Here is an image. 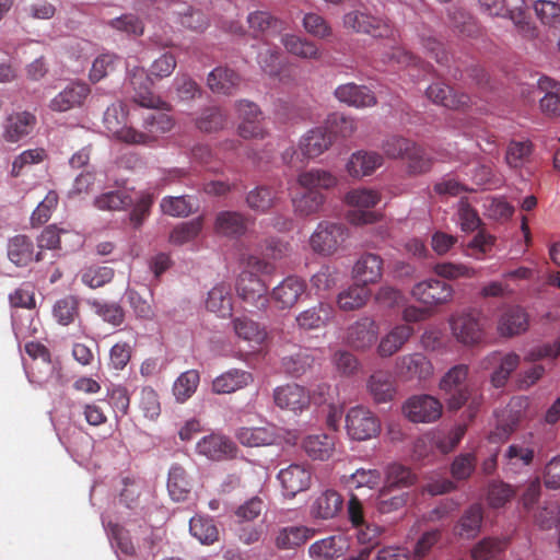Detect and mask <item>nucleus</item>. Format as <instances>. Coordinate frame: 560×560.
Here are the masks:
<instances>
[{
  "instance_id": "nucleus-33",
  "label": "nucleus",
  "mask_w": 560,
  "mask_h": 560,
  "mask_svg": "<svg viewBox=\"0 0 560 560\" xmlns=\"http://www.w3.org/2000/svg\"><path fill=\"white\" fill-rule=\"evenodd\" d=\"M166 486L170 497L176 502L187 500L192 487L189 475L179 464L171 466Z\"/></svg>"
},
{
  "instance_id": "nucleus-43",
  "label": "nucleus",
  "mask_w": 560,
  "mask_h": 560,
  "mask_svg": "<svg viewBox=\"0 0 560 560\" xmlns=\"http://www.w3.org/2000/svg\"><path fill=\"white\" fill-rule=\"evenodd\" d=\"M281 43L285 50L295 57L311 60H318L322 57L318 47L313 42L294 34H283Z\"/></svg>"
},
{
  "instance_id": "nucleus-22",
  "label": "nucleus",
  "mask_w": 560,
  "mask_h": 560,
  "mask_svg": "<svg viewBox=\"0 0 560 560\" xmlns=\"http://www.w3.org/2000/svg\"><path fill=\"white\" fill-rule=\"evenodd\" d=\"M415 329L407 324L394 326L384 335L377 345L376 352L381 358H389L402 349L413 336Z\"/></svg>"
},
{
  "instance_id": "nucleus-55",
  "label": "nucleus",
  "mask_w": 560,
  "mask_h": 560,
  "mask_svg": "<svg viewBox=\"0 0 560 560\" xmlns=\"http://www.w3.org/2000/svg\"><path fill=\"white\" fill-rule=\"evenodd\" d=\"M200 375L197 370L183 372L173 384V394L177 401L184 402L197 390Z\"/></svg>"
},
{
  "instance_id": "nucleus-57",
  "label": "nucleus",
  "mask_w": 560,
  "mask_h": 560,
  "mask_svg": "<svg viewBox=\"0 0 560 560\" xmlns=\"http://www.w3.org/2000/svg\"><path fill=\"white\" fill-rule=\"evenodd\" d=\"M189 532L203 545H211L219 538V532L213 521L202 516L190 518Z\"/></svg>"
},
{
  "instance_id": "nucleus-17",
  "label": "nucleus",
  "mask_w": 560,
  "mask_h": 560,
  "mask_svg": "<svg viewBox=\"0 0 560 560\" xmlns=\"http://www.w3.org/2000/svg\"><path fill=\"white\" fill-rule=\"evenodd\" d=\"M350 544L345 535H331L316 540L308 548V556L313 560H336L346 555Z\"/></svg>"
},
{
  "instance_id": "nucleus-18",
  "label": "nucleus",
  "mask_w": 560,
  "mask_h": 560,
  "mask_svg": "<svg viewBox=\"0 0 560 560\" xmlns=\"http://www.w3.org/2000/svg\"><path fill=\"white\" fill-rule=\"evenodd\" d=\"M306 291V282L298 276H288L271 291V299L280 308H291Z\"/></svg>"
},
{
  "instance_id": "nucleus-3",
  "label": "nucleus",
  "mask_w": 560,
  "mask_h": 560,
  "mask_svg": "<svg viewBox=\"0 0 560 560\" xmlns=\"http://www.w3.org/2000/svg\"><path fill=\"white\" fill-rule=\"evenodd\" d=\"M348 435L357 441L375 438L381 431L380 419L366 407L355 406L346 415Z\"/></svg>"
},
{
  "instance_id": "nucleus-16",
  "label": "nucleus",
  "mask_w": 560,
  "mask_h": 560,
  "mask_svg": "<svg viewBox=\"0 0 560 560\" xmlns=\"http://www.w3.org/2000/svg\"><path fill=\"white\" fill-rule=\"evenodd\" d=\"M125 114L117 107H108L104 113V125L107 131L118 141L133 144L137 141H143L140 131L124 122Z\"/></svg>"
},
{
  "instance_id": "nucleus-58",
  "label": "nucleus",
  "mask_w": 560,
  "mask_h": 560,
  "mask_svg": "<svg viewBox=\"0 0 560 560\" xmlns=\"http://www.w3.org/2000/svg\"><path fill=\"white\" fill-rule=\"evenodd\" d=\"M508 541L487 537L480 540L471 550L474 560H495L506 548Z\"/></svg>"
},
{
  "instance_id": "nucleus-41",
  "label": "nucleus",
  "mask_w": 560,
  "mask_h": 560,
  "mask_svg": "<svg viewBox=\"0 0 560 560\" xmlns=\"http://www.w3.org/2000/svg\"><path fill=\"white\" fill-rule=\"evenodd\" d=\"M528 317L520 306H512L505 310L499 320L498 329L502 336L518 335L527 329Z\"/></svg>"
},
{
  "instance_id": "nucleus-14",
  "label": "nucleus",
  "mask_w": 560,
  "mask_h": 560,
  "mask_svg": "<svg viewBox=\"0 0 560 560\" xmlns=\"http://www.w3.org/2000/svg\"><path fill=\"white\" fill-rule=\"evenodd\" d=\"M273 400L281 409L302 412L311 404V393L299 384H287L275 389Z\"/></svg>"
},
{
  "instance_id": "nucleus-35",
  "label": "nucleus",
  "mask_w": 560,
  "mask_h": 560,
  "mask_svg": "<svg viewBox=\"0 0 560 560\" xmlns=\"http://www.w3.org/2000/svg\"><path fill=\"white\" fill-rule=\"evenodd\" d=\"M334 317V307L328 303H318L296 316L300 328L311 330L325 326Z\"/></svg>"
},
{
  "instance_id": "nucleus-44",
  "label": "nucleus",
  "mask_w": 560,
  "mask_h": 560,
  "mask_svg": "<svg viewBox=\"0 0 560 560\" xmlns=\"http://www.w3.org/2000/svg\"><path fill=\"white\" fill-rule=\"evenodd\" d=\"M298 183L306 190L330 189L337 185L338 178L329 171L312 168L299 174Z\"/></svg>"
},
{
  "instance_id": "nucleus-60",
  "label": "nucleus",
  "mask_w": 560,
  "mask_h": 560,
  "mask_svg": "<svg viewBox=\"0 0 560 560\" xmlns=\"http://www.w3.org/2000/svg\"><path fill=\"white\" fill-rule=\"evenodd\" d=\"M203 220L198 217L191 221L180 223L170 234V241L176 245H183L198 236L202 230Z\"/></svg>"
},
{
  "instance_id": "nucleus-39",
  "label": "nucleus",
  "mask_w": 560,
  "mask_h": 560,
  "mask_svg": "<svg viewBox=\"0 0 560 560\" xmlns=\"http://www.w3.org/2000/svg\"><path fill=\"white\" fill-rule=\"evenodd\" d=\"M342 502L343 500L337 491L326 490L315 499L311 506V513L316 518H332L341 510Z\"/></svg>"
},
{
  "instance_id": "nucleus-27",
  "label": "nucleus",
  "mask_w": 560,
  "mask_h": 560,
  "mask_svg": "<svg viewBox=\"0 0 560 560\" xmlns=\"http://www.w3.org/2000/svg\"><path fill=\"white\" fill-rule=\"evenodd\" d=\"M427 96L434 104L450 109H462L470 103L469 95L455 93L451 86L440 82L433 83L427 89Z\"/></svg>"
},
{
  "instance_id": "nucleus-20",
  "label": "nucleus",
  "mask_w": 560,
  "mask_h": 560,
  "mask_svg": "<svg viewBox=\"0 0 560 560\" xmlns=\"http://www.w3.org/2000/svg\"><path fill=\"white\" fill-rule=\"evenodd\" d=\"M334 143V136L328 127H316L310 130L299 143L301 154L306 159H315L327 151Z\"/></svg>"
},
{
  "instance_id": "nucleus-53",
  "label": "nucleus",
  "mask_w": 560,
  "mask_h": 560,
  "mask_svg": "<svg viewBox=\"0 0 560 560\" xmlns=\"http://www.w3.org/2000/svg\"><path fill=\"white\" fill-rule=\"evenodd\" d=\"M131 196L125 190H112L95 198L94 206L102 211L125 210L132 205Z\"/></svg>"
},
{
  "instance_id": "nucleus-54",
  "label": "nucleus",
  "mask_w": 560,
  "mask_h": 560,
  "mask_svg": "<svg viewBox=\"0 0 560 560\" xmlns=\"http://www.w3.org/2000/svg\"><path fill=\"white\" fill-rule=\"evenodd\" d=\"M417 482V475L401 464L394 463L388 465L386 469L385 485L394 489L402 490L413 486Z\"/></svg>"
},
{
  "instance_id": "nucleus-25",
  "label": "nucleus",
  "mask_w": 560,
  "mask_h": 560,
  "mask_svg": "<svg viewBox=\"0 0 560 560\" xmlns=\"http://www.w3.org/2000/svg\"><path fill=\"white\" fill-rule=\"evenodd\" d=\"M398 373L408 380H425L433 373L430 360L422 353H409L398 358L396 362Z\"/></svg>"
},
{
  "instance_id": "nucleus-19",
  "label": "nucleus",
  "mask_w": 560,
  "mask_h": 560,
  "mask_svg": "<svg viewBox=\"0 0 560 560\" xmlns=\"http://www.w3.org/2000/svg\"><path fill=\"white\" fill-rule=\"evenodd\" d=\"M278 479L281 482L285 495L293 498L310 488L312 472L303 465L292 464L279 471Z\"/></svg>"
},
{
  "instance_id": "nucleus-48",
  "label": "nucleus",
  "mask_w": 560,
  "mask_h": 560,
  "mask_svg": "<svg viewBox=\"0 0 560 560\" xmlns=\"http://www.w3.org/2000/svg\"><path fill=\"white\" fill-rule=\"evenodd\" d=\"M409 500V493L404 490L394 489L389 486H384L377 495L376 506L383 513H392L402 509Z\"/></svg>"
},
{
  "instance_id": "nucleus-6",
  "label": "nucleus",
  "mask_w": 560,
  "mask_h": 560,
  "mask_svg": "<svg viewBox=\"0 0 560 560\" xmlns=\"http://www.w3.org/2000/svg\"><path fill=\"white\" fill-rule=\"evenodd\" d=\"M442 404L430 395L410 397L402 406V412L413 423H430L440 419Z\"/></svg>"
},
{
  "instance_id": "nucleus-62",
  "label": "nucleus",
  "mask_w": 560,
  "mask_h": 560,
  "mask_svg": "<svg viewBox=\"0 0 560 560\" xmlns=\"http://www.w3.org/2000/svg\"><path fill=\"white\" fill-rule=\"evenodd\" d=\"M114 278V269L106 266H91L82 271L81 281L92 288H101Z\"/></svg>"
},
{
  "instance_id": "nucleus-61",
  "label": "nucleus",
  "mask_w": 560,
  "mask_h": 560,
  "mask_svg": "<svg viewBox=\"0 0 560 560\" xmlns=\"http://www.w3.org/2000/svg\"><path fill=\"white\" fill-rule=\"evenodd\" d=\"M345 200L353 208L371 209L381 201V195L373 189L359 188L347 192Z\"/></svg>"
},
{
  "instance_id": "nucleus-12",
  "label": "nucleus",
  "mask_w": 560,
  "mask_h": 560,
  "mask_svg": "<svg viewBox=\"0 0 560 560\" xmlns=\"http://www.w3.org/2000/svg\"><path fill=\"white\" fill-rule=\"evenodd\" d=\"M247 24L252 36L261 39L278 36L289 27L284 20L261 10L250 12L247 16Z\"/></svg>"
},
{
  "instance_id": "nucleus-50",
  "label": "nucleus",
  "mask_w": 560,
  "mask_h": 560,
  "mask_svg": "<svg viewBox=\"0 0 560 560\" xmlns=\"http://www.w3.org/2000/svg\"><path fill=\"white\" fill-rule=\"evenodd\" d=\"M278 190L269 186H257L246 195L247 206L258 212H267L278 200Z\"/></svg>"
},
{
  "instance_id": "nucleus-52",
  "label": "nucleus",
  "mask_w": 560,
  "mask_h": 560,
  "mask_svg": "<svg viewBox=\"0 0 560 560\" xmlns=\"http://www.w3.org/2000/svg\"><path fill=\"white\" fill-rule=\"evenodd\" d=\"M326 197L319 190H306L293 199L294 211L300 217H308L320 211Z\"/></svg>"
},
{
  "instance_id": "nucleus-4",
  "label": "nucleus",
  "mask_w": 560,
  "mask_h": 560,
  "mask_svg": "<svg viewBox=\"0 0 560 560\" xmlns=\"http://www.w3.org/2000/svg\"><path fill=\"white\" fill-rule=\"evenodd\" d=\"M467 376L468 366L458 364L450 369L440 382V388L450 395L448 407L452 410L462 408L470 397L466 385Z\"/></svg>"
},
{
  "instance_id": "nucleus-37",
  "label": "nucleus",
  "mask_w": 560,
  "mask_h": 560,
  "mask_svg": "<svg viewBox=\"0 0 560 560\" xmlns=\"http://www.w3.org/2000/svg\"><path fill=\"white\" fill-rule=\"evenodd\" d=\"M368 389L376 402H387L396 393L394 378L386 371L374 372L368 381Z\"/></svg>"
},
{
  "instance_id": "nucleus-47",
  "label": "nucleus",
  "mask_w": 560,
  "mask_h": 560,
  "mask_svg": "<svg viewBox=\"0 0 560 560\" xmlns=\"http://www.w3.org/2000/svg\"><path fill=\"white\" fill-rule=\"evenodd\" d=\"M371 296V291L363 284H353L341 291L337 296L340 310L349 312L363 307Z\"/></svg>"
},
{
  "instance_id": "nucleus-40",
  "label": "nucleus",
  "mask_w": 560,
  "mask_h": 560,
  "mask_svg": "<svg viewBox=\"0 0 560 560\" xmlns=\"http://www.w3.org/2000/svg\"><path fill=\"white\" fill-rule=\"evenodd\" d=\"M314 533V529L305 526L282 527L276 535L275 544L281 550L294 549L306 542Z\"/></svg>"
},
{
  "instance_id": "nucleus-26",
  "label": "nucleus",
  "mask_w": 560,
  "mask_h": 560,
  "mask_svg": "<svg viewBox=\"0 0 560 560\" xmlns=\"http://www.w3.org/2000/svg\"><path fill=\"white\" fill-rule=\"evenodd\" d=\"M8 258L18 267H25L32 261L40 260V252L35 254L32 240L26 235H15L8 242Z\"/></svg>"
},
{
  "instance_id": "nucleus-24",
  "label": "nucleus",
  "mask_w": 560,
  "mask_h": 560,
  "mask_svg": "<svg viewBox=\"0 0 560 560\" xmlns=\"http://www.w3.org/2000/svg\"><path fill=\"white\" fill-rule=\"evenodd\" d=\"M174 126L173 118L161 110L149 113L143 118L142 127L144 131H140V135L144 138L143 141L133 142V144L151 145L158 138L171 131Z\"/></svg>"
},
{
  "instance_id": "nucleus-8",
  "label": "nucleus",
  "mask_w": 560,
  "mask_h": 560,
  "mask_svg": "<svg viewBox=\"0 0 560 560\" xmlns=\"http://www.w3.org/2000/svg\"><path fill=\"white\" fill-rule=\"evenodd\" d=\"M129 84L133 91V102L141 107L159 109L165 105V102L152 92V77L143 68L136 67L130 71Z\"/></svg>"
},
{
  "instance_id": "nucleus-36",
  "label": "nucleus",
  "mask_w": 560,
  "mask_h": 560,
  "mask_svg": "<svg viewBox=\"0 0 560 560\" xmlns=\"http://www.w3.org/2000/svg\"><path fill=\"white\" fill-rule=\"evenodd\" d=\"M240 75L232 69L217 67L208 75V86L214 93L231 95L240 84Z\"/></svg>"
},
{
  "instance_id": "nucleus-63",
  "label": "nucleus",
  "mask_w": 560,
  "mask_h": 560,
  "mask_svg": "<svg viewBox=\"0 0 560 560\" xmlns=\"http://www.w3.org/2000/svg\"><path fill=\"white\" fill-rule=\"evenodd\" d=\"M226 122V115L219 107H209L205 109L196 120L198 129L205 132L218 131Z\"/></svg>"
},
{
  "instance_id": "nucleus-13",
  "label": "nucleus",
  "mask_w": 560,
  "mask_h": 560,
  "mask_svg": "<svg viewBox=\"0 0 560 560\" xmlns=\"http://www.w3.org/2000/svg\"><path fill=\"white\" fill-rule=\"evenodd\" d=\"M37 124L34 114L23 110L8 115L2 122V138L5 142L16 143L31 135Z\"/></svg>"
},
{
  "instance_id": "nucleus-31",
  "label": "nucleus",
  "mask_w": 560,
  "mask_h": 560,
  "mask_svg": "<svg viewBox=\"0 0 560 560\" xmlns=\"http://www.w3.org/2000/svg\"><path fill=\"white\" fill-rule=\"evenodd\" d=\"M254 382L250 372L232 369L212 381V392L215 394H232L238 389L245 388Z\"/></svg>"
},
{
  "instance_id": "nucleus-28",
  "label": "nucleus",
  "mask_w": 560,
  "mask_h": 560,
  "mask_svg": "<svg viewBox=\"0 0 560 560\" xmlns=\"http://www.w3.org/2000/svg\"><path fill=\"white\" fill-rule=\"evenodd\" d=\"M302 448L313 460H328L336 450V438L327 433H316L305 436Z\"/></svg>"
},
{
  "instance_id": "nucleus-15",
  "label": "nucleus",
  "mask_w": 560,
  "mask_h": 560,
  "mask_svg": "<svg viewBox=\"0 0 560 560\" xmlns=\"http://www.w3.org/2000/svg\"><path fill=\"white\" fill-rule=\"evenodd\" d=\"M197 452L212 460H224L235 458L238 447L228 436L210 434L197 443Z\"/></svg>"
},
{
  "instance_id": "nucleus-2",
  "label": "nucleus",
  "mask_w": 560,
  "mask_h": 560,
  "mask_svg": "<svg viewBox=\"0 0 560 560\" xmlns=\"http://www.w3.org/2000/svg\"><path fill=\"white\" fill-rule=\"evenodd\" d=\"M411 295L433 312L434 308L453 300L454 289L444 280L430 278L416 283L411 289Z\"/></svg>"
},
{
  "instance_id": "nucleus-1",
  "label": "nucleus",
  "mask_w": 560,
  "mask_h": 560,
  "mask_svg": "<svg viewBox=\"0 0 560 560\" xmlns=\"http://www.w3.org/2000/svg\"><path fill=\"white\" fill-rule=\"evenodd\" d=\"M349 237L342 223L322 221L310 237L311 248L318 255H334Z\"/></svg>"
},
{
  "instance_id": "nucleus-59",
  "label": "nucleus",
  "mask_w": 560,
  "mask_h": 560,
  "mask_svg": "<svg viewBox=\"0 0 560 560\" xmlns=\"http://www.w3.org/2000/svg\"><path fill=\"white\" fill-rule=\"evenodd\" d=\"M54 317L56 320L68 326L79 317V301L75 296L68 295L58 300L54 305Z\"/></svg>"
},
{
  "instance_id": "nucleus-32",
  "label": "nucleus",
  "mask_w": 560,
  "mask_h": 560,
  "mask_svg": "<svg viewBox=\"0 0 560 560\" xmlns=\"http://www.w3.org/2000/svg\"><path fill=\"white\" fill-rule=\"evenodd\" d=\"M353 275L365 287L377 282L383 275V259L376 254L362 255L353 267Z\"/></svg>"
},
{
  "instance_id": "nucleus-56",
  "label": "nucleus",
  "mask_w": 560,
  "mask_h": 560,
  "mask_svg": "<svg viewBox=\"0 0 560 560\" xmlns=\"http://www.w3.org/2000/svg\"><path fill=\"white\" fill-rule=\"evenodd\" d=\"M195 198L190 196L164 197L161 201L163 213L172 217H187L197 209Z\"/></svg>"
},
{
  "instance_id": "nucleus-49",
  "label": "nucleus",
  "mask_w": 560,
  "mask_h": 560,
  "mask_svg": "<svg viewBox=\"0 0 560 560\" xmlns=\"http://www.w3.org/2000/svg\"><path fill=\"white\" fill-rule=\"evenodd\" d=\"M46 159L47 153L43 148L24 150L13 159L10 175L15 178L21 177L28 173L33 165L39 164Z\"/></svg>"
},
{
  "instance_id": "nucleus-51",
  "label": "nucleus",
  "mask_w": 560,
  "mask_h": 560,
  "mask_svg": "<svg viewBox=\"0 0 560 560\" xmlns=\"http://www.w3.org/2000/svg\"><path fill=\"white\" fill-rule=\"evenodd\" d=\"M232 324L236 336L243 340L260 345L267 337L266 329L247 316L235 317Z\"/></svg>"
},
{
  "instance_id": "nucleus-5",
  "label": "nucleus",
  "mask_w": 560,
  "mask_h": 560,
  "mask_svg": "<svg viewBox=\"0 0 560 560\" xmlns=\"http://www.w3.org/2000/svg\"><path fill=\"white\" fill-rule=\"evenodd\" d=\"M236 293L243 302L257 310H265L269 304L267 284L250 271H243L238 276Z\"/></svg>"
},
{
  "instance_id": "nucleus-9",
  "label": "nucleus",
  "mask_w": 560,
  "mask_h": 560,
  "mask_svg": "<svg viewBox=\"0 0 560 560\" xmlns=\"http://www.w3.org/2000/svg\"><path fill=\"white\" fill-rule=\"evenodd\" d=\"M343 23L348 28L373 37H388L393 33L387 21L358 10L348 12L343 18Z\"/></svg>"
},
{
  "instance_id": "nucleus-7",
  "label": "nucleus",
  "mask_w": 560,
  "mask_h": 560,
  "mask_svg": "<svg viewBox=\"0 0 560 560\" xmlns=\"http://www.w3.org/2000/svg\"><path fill=\"white\" fill-rule=\"evenodd\" d=\"M451 329L456 340L466 346L477 345L483 339V324L479 313L468 312L451 318Z\"/></svg>"
},
{
  "instance_id": "nucleus-30",
  "label": "nucleus",
  "mask_w": 560,
  "mask_h": 560,
  "mask_svg": "<svg viewBox=\"0 0 560 560\" xmlns=\"http://www.w3.org/2000/svg\"><path fill=\"white\" fill-rule=\"evenodd\" d=\"M338 101L354 107H370L376 104L374 93L364 85L355 83L341 84L335 90Z\"/></svg>"
},
{
  "instance_id": "nucleus-46",
  "label": "nucleus",
  "mask_w": 560,
  "mask_h": 560,
  "mask_svg": "<svg viewBox=\"0 0 560 560\" xmlns=\"http://www.w3.org/2000/svg\"><path fill=\"white\" fill-rule=\"evenodd\" d=\"M483 520V509L481 504L470 505L459 518L455 533L464 538H474L480 530Z\"/></svg>"
},
{
  "instance_id": "nucleus-21",
  "label": "nucleus",
  "mask_w": 560,
  "mask_h": 560,
  "mask_svg": "<svg viewBox=\"0 0 560 560\" xmlns=\"http://www.w3.org/2000/svg\"><path fill=\"white\" fill-rule=\"evenodd\" d=\"M384 163L383 155L374 151L360 150L351 154L346 170L353 178L372 175Z\"/></svg>"
},
{
  "instance_id": "nucleus-42",
  "label": "nucleus",
  "mask_w": 560,
  "mask_h": 560,
  "mask_svg": "<svg viewBox=\"0 0 560 560\" xmlns=\"http://www.w3.org/2000/svg\"><path fill=\"white\" fill-rule=\"evenodd\" d=\"M538 88L545 93L540 100L542 113L549 116L560 115V82L548 77H541L538 80Z\"/></svg>"
},
{
  "instance_id": "nucleus-64",
  "label": "nucleus",
  "mask_w": 560,
  "mask_h": 560,
  "mask_svg": "<svg viewBox=\"0 0 560 560\" xmlns=\"http://www.w3.org/2000/svg\"><path fill=\"white\" fill-rule=\"evenodd\" d=\"M466 433L465 425H457L448 433H438L432 438L433 445L443 454L452 452L462 441Z\"/></svg>"
},
{
  "instance_id": "nucleus-45",
  "label": "nucleus",
  "mask_w": 560,
  "mask_h": 560,
  "mask_svg": "<svg viewBox=\"0 0 560 560\" xmlns=\"http://www.w3.org/2000/svg\"><path fill=\"white\" fill-rule=\"evenodd\" d=\"M247 218L237 211H222L215 219L217 232L226 236H241L246 232Z\"/></svg>"
},
{
  "instance_id": "nucleus-10",
  "label": "nucleus",
  "mask_w": 560,
  "mask_h": 560,
  "mask_svg": "<svg viewBox=\"0 0 560 560\" xmlns=\"http://www.w3.org/2000/svg\"><path fill=\"white\" fill-rule=\"evenodd\" d=\"M343 23L348 28L373 37H388L393 33L387 21L358 10L348 12L343 18Z\"/></svg>"
},
{
  "instance_id": "nucleus-38",
  "label": "nucleus",
  "mask_w": 560,
  "mask_h": 560,
  "mask_svg": "<svg viewBox=\"0 0 560 560\" xmlns=\"http://www.w3.org/2000/svg\"><path fill=\"white\" fill-rule=\"evenodd\" d=\"M206 306L208 311L220 317L231 316L233 311L231 287L225 283L213 287L208 293Z\"/></svg>"
},
{
  "instance_id": "nucleus-23",
  "label": "nucleus",
  "mask_w": 560,
  "mask_h": 560,
  "mask_svg": "<svg viewBox=\"0 0 560 560\" xmlns=\"http://www.w3.org/2000/svg\"><path fill=\"white\" fill-rule=\"evenodd\" d=\"M235 439L246 447L272 445L278 439L277 428L272 424L264 427H241L235 431Z\"/></svg>"
},
{
  "instance_id": "nucleus-29",
  "label": "nucleus",
  "mask_w": 560,
  "mask_h": 560,
  "mask_svg": "<svg viewBox=\"0 0 560 560\" xmlns=\"http://www.w3.org/2000/svg\"><path fill=\"white\" fill-rule=\"evenodd\" d=\"M90 92V88L85 83H71L50 101L49 107L55 112H67L79 107Z\"/></svg>"
},
{
  "instance_id": "nucleus-34",
  "label": "nucleus",
  "mask_w": 560,
  "mask_h": 560,
  "mask_svg": "<svg viewBox=\"0 0 560 560\" xmlns=\"http://www.w3.org/2000/svg\"><path fill=\"white\" fill-rule=\"evenodd\" d=\"M409 176H418L431 171L434 160L421 145L412 141L402 159Z\"/></svg>"
},
{
  "instance_id": "nucleus-11",
  "label": "nucleus",
  "mask_w": 560,
  "mask_h": 560,
  "mask_svg": "<svg viewBox=\"0 0 560 560\" xmlns=\"http://www.w3.org/2000/svg\"><path fill=\"white\" fill-rule=\"evenodd\" d=\"M380 326L372 317L364 316L348 326L347 343L355 350L372 348L378 338Z\"/></svg>"
}]
</instances>
